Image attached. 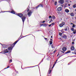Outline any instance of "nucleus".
I'll return each instance as SVG.
<instances>
[{
	"mask_svg": "<svg viewBox=\"0 0 76 76\" xmlns=\"http://www.w3.org/2000/svg\"><path fill=\"white\" fill-rule=\"evenodd\" d=\"M64 2V0H60L58 1V3L61 4H63Z\"/></svg>",
	"mask_w": 76,
	"mask_h": 76,
	"instance_id": "f257e3e1",
	"label": "nucleus"
},
{
	"mask_svg": "<svg viewBox=\"0 0 76 76\" xmlns=\"http://www.w3.org/2000/svg\"><path fill=\"white\" fill-rule=\"evenodd\" d=\"M64 24H65V23H64V22H63L59 24V26L61 28L62 26H63L64 25Z\"/></svg>",
	"mask_w": 76,
	"mask_h": 76,
	"instance_id": "f03ea898",
	"label": "nucleus"
},
{
	"mask_svg": "<svg viewBox=\"0 0 76 76\" xmlns=\"http://www.w3.org/2000/svg\"><path fill=\"white\" fill-rule=\"evenodd\" d=\"M21 18L22 20L23 23H24V22H25V19H26V18L24 16H23Z\"/></svg>",
	"mask_w": 76,
	"mask_h": 76,
	"instance_id": "7ed1b4c3",
	"label": "nucleus"
},
{
	"mask_svg": "<svg viewBox=\"0 0 76 76\" xmlns=\"http://www.w3.org/2000/svg\"><path fill=\"white\" fill-rule=\"evenodd\" d=\"M62 8L60 7H58L57 8V10L58 12H60L62 10Z\"/></svg>",
	"mask_w": 76,
	"mask_h": 76,
	"instance_id": "20e7f679",
	"label": "nucleus"
},
{
	"mask_svg": "<svg viewBox=\"0 0 76 76\" xmlns=\"http://www.w3.org/2000/svg\"><path fill=\"white\" fill-rule=\"evenodd\" d=\"M20 39H19V38L14 43H13V44H14L13 45H14L13 47H14L15 45L16 44V43H17L19 41V40Z\"/></svg>",
	"mask_w": 76,
	"mask_h": 76,
	"instance_id": "39448f33",
	"label": "nucleus"
},
{
	"mask_svg": "<svg viewBox=\"0 0 76 76\" xmlns=\"http://www.w3.org/2000/svg\"><path fill=\"white\" fill-rule=\"evenodd\" d=\"M32 13V12L31 11H30L28 12V16L29 17H30V16H31Z\"/></svg>",
	"mask_w": 76,
	"mask_h": 76,
	"instance_id": "423d86ee",
	"label": "nucleus"
},
{
	"mask_svg": "<svg viewBox=\"0 0 76 76\" xmlns=\"http://www.w3.org/2000/svg\"><path fill=\"white\" fill-rule=\"evenodd\" d=\"M62 51H64V52H65V51H66L67 50V48L65 47H64L62 48Z\"/></svg>",
	"mask_w": 76,
	"mask_h": 76,
	"instance_id": "0eeeda50",
	"label": "nucleus"
},
{
	"mask_svg": "<svg viewBox=\"0 0 76 76\" xmlns=\"http://www.w3.org/2000/svg\"><path fill=\"white\" fill-rule=\"evenodd\" d=\"M4 53H9V50L7 49H5L4 50Z\"/></svg>",
	"mask_w": 76,
	"mask_h": 76,
	"instance_id": "6e6552de",
	"label": "nucleus"
},
{
	"mask_svg": "<svg viewBox=\"0 0 76 76\" xmlns=\"http://www.w3.org/2000/svg\"><path fill=\"white\" fill-rule=\"evenodd\" d=\"M17 15L18 16H19V17H20V18H22V17L23 16V14L21 13L18 14Z\"/></svg>",
	"mask_w": 76,
	"mask_h": 76,
	"instance_id": "1a4fd4ad",
	"label": "nucleus"
},
{
	"mask_svg": "<svg viewBox=\"0 0 76 76\" xmlns=\"http://www.w3.org/2000/svg\"><path fill=\"white\" fill-rule=\"evenodd\" d=\"M71 51L75 50V47L73 46H71Z\"/></svg>",
	"mask_w": 76,
	"mask_h": 76,
	"instance_id": "9d476101",
	"label": "nucleus"
},
{
	"mask_svg": "<svg viewBox=\"0 0 76 76\" xmlns=\"http://www.w3.org/2000/svg\"><path fill=\"white\" fill-rule=\"evenodd\" d=\"M63 38H64V39H66L67 36H66V34H64L63 36Z\"/></svg>",
	"mask_w": 76,
	"mask_h": 76,
	"instance_id": "9b49d317",
	"label": "nucleus"
},
{
	"mask_svg": "<svg viewBox=\"0 0 76 76\" xmlns=\"http://www.w3.org/2000/svg\"><path fill=\"white\" fill-rule=\"evenodd\" d=\"M65 12H66V13H69V10L68 9H66L65 10Z\"/></svg>",
	"mask_w": 76,
	"mask_h": 76,
	"instance_id": "f8f14e48",
	"label": "nucleus"
},
{
	"mask_svg": "<svg viewBox=\"0 0 76 76\" xmlns=\"http://www.w3.org/2000/svg\"><path fill=\"white\" fill-rule=\"evenodd\" d=\"M70 15L71 16H72V17L74 16L75 15V14H74V13L73 12L71 13Z\"/></svg>",
	"mask_w": 76,
	"mask_h": 76,
	"instance_id": "ddd939ff",
	"label": "nucleus"
},
{
	"mask_svg": "<svg viewBox=\"0 0 76 76\" xmlns=\"http://www.w3.org/2000/svg\"><path fill=\"white\" fill-rule=\"evenodd\" d=\"M73 8H76V4H74L73 5Z\"/></svg>",
	"mask_w": 76,
	"mask_h": 76,
	"instance_id": "4468645a",
	"label": "nucleus"
},
{
	"mask_svg": "<svg viewBox=\"0 0 76 76\" xmlns=\"http://www.w3.org/2000/svg\"><path fill=\"white\" fill-rule=\"evenodd\" d=\"M11 13H13V14H15V12L13 10H12Z\"/></svg>",
	"mask_w": 76,
	"mask_h": 76,
	"instance_id": "2eb2a0df",
	"label": "nucleus"
},
{
	"mask_svg": "<svg viewBox=\"0 0 76 76\" xmlns=\"http://www.w3.org/2000/svg\"><path fill=\"white\" fill-rule=\"evenodd\" d=\"M71 51L70 50H68L67 52L65 53V54H67L68 53H70Z\"/></svg>",
	"mask_w": 76,
	"mask_h": 76,
	"instance_id": "dca6fc26",
	"label": "nucleus"
},
{
	"mask_svg": "<svg viewBox=\"0 0 76 76\" xmlns=\"http://www.w3.org/2000/svg\"><path fill=\"white\" fill-rule=\"evenodd\" d=\"M38 6L39 7H43V5L42 4H40Z\"/></svg>",
	"mask_w": 76,
	"mask_h": 76,
	"instance_id": "f3484780",
	"label": "nucleus"
},
{
	"mask_svg": "<svg viewBox=\"0 0 76 76\" xmlns=\"http://www.w3.org/2000/svg\"><path fill=\"white\" fill-rule=\"evenodd\" d=\"M52 18L53 19H56V17H55V16H52Z\"/></svg>",
	"mask_w": 76,
	"mask_h": 76,
	"instance_id": "a211bd4d",
	"label": "nucleus"
},
{
	"mask_svg": "<svg viewBox=\"0 0 76 76\" xmlns=\"http://www.w3.org/2000/svg\"><path fill=\"white\" fill-rule=\"evenodd\" d=\"M71 30L72 31H75V29H74V28H72L71 29Z\"/></svg>",
	"mask_w": 76,
	"mask_h": 76,
	"instance_id": "6ab92c4d",
	"label": "nucleus"
},
{
	"mask_svg": "<svg viewBox=\"0 0 76 76\" xmlns=\"http://www.w3.org/2000/svg\"><path fill=\"white\" fill-rule=\"evenodd\" d=\"M53 44V42L52 41H50V45H51Z\"/></svg>",
	"mask_w": 76,
	"mask_h": 76,
	"instance_id": "aec40b11",
	"label": "nucleus"
},
{
	"mask_svg": "<svg viewBox=\"0 0 76 76\" xmlns=\"http://www.w3.org/2000/svg\"><path fill=\"white\" fill-rule=\"evenodd\" d=\"M8 50H12V48L11 47H9V48H8Z\"/></svg>",
	"mask_w": 76,
	"mask_h": 76,
	"instance_id": "412c9836",
	"label": "nucleus"
},
{
	"mask_svg": "<svg viewBox=\"0 0 76 76\" xmlns=\"http://www.w3.org/2000/svg\"><path fill=\"white\" fill-rule=\"evenodd\" d=\"M76 30H74L73 31V33L74 34H76Z\"/></svg>",
	"mask_w": 76,
	"mask_h": 76,
	"instance_id": "4be33fe9",
	"label": "nucleus"
},
{
	"mask_svg": "<svg viewBox=\"0 0 76 76\" xmlns=\"http://www.w3.org/2000/svg\"><path fill=\"white\" fill-rule=\"evenodd\" d=\"M51 22H53V20H52V19H51L49 21V23H51Z\"/></svg>",
	"mask_w": 76,
	"mask_h": 76,
	"instance_id": "5701e85b",
	"label": "nucleus"
},
{
	"mask_svg": "<svg viewBox=\"0 0 76 76\" xmlns=\"http://www.w3.org/2000/svg\"><path fill=\"white\" fill-rule=\"evenodd\" d=\"M57 1H56L54 3V4L55 5V6H56L57 5Z\"/></svg>",
	"mask_w": 76,
	"mask_h": 76,
	"instance_id": "b1692460",
	"label": "nucleus"
},
{
	"mask_svg": "<svg viewBox=\"0 0 76 76\" xmlns=\"http://www.w3.org/2000/svg\"><path fill=\"white\" fill-rule=\"evenodd\" d=\"M62 33H61L60 32L59 33V35H60V36H62Z\"/></svg>",
	"mask_w": 76,
	"mask_h": 76,
	"instance_id": "393cba45",
	"label": "nucleus"
},
{
	"mask_svg": "<svg viewBox=\"0 0 76 76\" xmlns=\"http://www.w3.org/2000/svg\"><path fill=\"white\" fill-rule=\"evenodd\" d=\"M51 70H50L49 71V74H50V73H51Z\"/></svg>",
	"mask_w": 76,
	"mask_h": 76,
	"instance_id": "a878e982",
	"label": "nucleus"
},
{
	"mask_svg": "<svg viewBox=\"0 0 76 76\" xmlns=\"http://www.w3.org/2000/svg\"><path fill=\"white\" fill-rule=\"evenodd\" d=\"M67 4H65L64 5V7H66V6H67Z\"/></svg>",
	"mask_w": 76,
	"mask_h": 76,
	"instance_id": "bb28decb",
	"label": "nucleus"
},
{
	"mask_svg": "<svg viewBox=\"0 0 76 76\" xmlns=\"http://www.w3.org/2000/svg\"><path fill=\"white\" fill-rule=\"evenodd\" d=\"M75 24H73L72 26V28H75Z\"/></svg>",
	"mask_w": 76,
	"mask_h": 76,
	"instance_id": "cd10ccee",
	"label": "nucleus"
},
{
	"mask_svg": "<svg viewBox=\"0 0 76 76\" xmlns=\"http://www.w3.org/2000/svg\"><path fill=\"white\" fill-rule=\"evenodd\" d=\"M51 25H55V23H52V24H51Z\"/></svg>",
	"mask_w": 76,
	"mask_h": 76,
	"instance_id": "c85d7f7f",
	"label": "nucleus"
},
{
	"mask_svg": "<svg viewBox=\"0 0 76 76\" xmlns=\"http://www.w3.org/2000/svg\"><path fill=\"white\" fill-rule=\"evenodd\" d=\"M10 63H12V60L11 59L10 60Z\"/></svg>",
	"mask_w": 76,
	"mask_h": 76,
	"instance_id": "c756f323",
	"label": "nucleus"
},
{
	"mask_svg": "<svg viewBox=\"0 0 76 76\" xmlns=\"http://www.w3.org/2000/svg\"><path fill=\"white\" fill-rule=\"evenodd\" d=\"M38 7H39V5H38V6H37L36 7V9H38Z\"/></svg>",
	"mask_w": 76,
	"mask_h": 76,
	"instance_id": "7c9ffc66",
	"label": "nucleus"
},
{
	"mask_svg": "<svg viewBox=\"0 0 76 76\" xmlns=\"http://www.w3.org/2000/svg\"><path fill=\"white\" fill-rule=\"evenodd\" d=\"M44 26H47V24H44Z\"/></svg>",
	"mask_w": 76,
	"mask_h": 76,
	"instance_id": "2f4dec72",
	"label": "nucleus"
},
{
	"mask_svg": "<svg viewBox=\"0 0 76 76\" xmlns=\"http://www.w3.org/2000/svg\"><path fill=\"white\" fill-rule=\"evenodd\" d=\"M65 31H67V28H66L64 29Z\"/></svg>",
	"mask_w": 76,
	"mask_h": 76,
	"instance_id": "473e14b6",
	"label": "nucleus"
},
{
	"mask_svg": "<svg viewBox=\"0 0 76 76\" xmlns=\"http://www.w3.org/2000/svg\"><path fill=\"white\" fill-rule=\"evenodd\" d=\"M44 39L45 40H47L48 39V38H45V37H44Z\"/></svg>",
	"mask_w": 76,
	"mask_h": 76,
	"instance_id": "72a5a7b5",
	"label": "nucleus"
},
{
	"mask_svg": "<svg viewBox=\"0 0 76 76\" xmlns=\"http://www.w3.org/2000/svg\"><path fill=\"white\" fill-rule=\"evenodd\" d=\"M9 67H10V66H8L7 67V68H5V69H8V68H9Z\"/></svg>",
	"mask_w": 76,
	"mask_h": 76,
	"instance_id": "f704fd0d",
	"label": "nucleus"
},
{
	"mask_svg": "<svg viewBox=\"0 0 76 76\" xmlns=\"http://www.w3.org/2000/svg\"><path fill=\"white\" fill-rule=\"evenodd\" d=\"M61 53H64V51H63L61 50Z\"/></svg>",
	"mask_w": 76,
	"mask_h": 76,
	"instance_id": "c9c22d12",
	"label": "nucleus"
},
{
	"mask_svg": "<svg viewBox=\"0 0 76 76\" xmlns=\"http://www.w3.org/2000/svg\"><path fill=\"white\" fill-rule=\"evenodd\" d=\"M52 18V17L51 16H49V18Z\"/></svg>",
	"mask_w": 76,
	"mask_h": 76,
	"instance_id": "e433bc0d",
	"label": "nucleus"
},
{
	"mask_svg": "<svg viewBox=\"0 0 76 76\" xmlns=\"http://www.w3.org/2000/svg\"><path fill=\"white\" fill-rule=\"evenodd\" d=\"M51 25H51V24H50L49 25V27H50V26H51Z\"/></svg>",
	"mask_w": 76,
	"mask_h": 76,
	"instance_id": "4c0bfd02",
	"label": "nucleus"
},
{
	"mask_svg": "<svg viewBox=\"0 0 76 76\" xmlns=\"http://www.w3.org/2000/svg\"><path fill=\"white\" fill-rule=\"evenodd\" d=\"M72 44H74V42H72Z\"/></svg>",
	"mask_w": 76,
	"mask_h": 76,
	"instance_id": "58836bf2",
	"label": "nucleus"
},
{
	"mask_svg": "<svg viewBox=\"0 0 76 76\" xmlns=\"http://www.w3.org/2000/svg\"><path fill=\"white\" fill-rule=\"evenodd\" d=\"M58 56H59V54L58 53L57 56V57H58Z\"/></svg>",
	"mask_w": 76,
	"mask_h": 76,
	"instance_id": "ea45409f",
	"label": "nucleus"
},
{
	"mask_svg": "<svg viewBox=\"0 0 76 76\" xmlns=\"http://www.w3.org/2000/svg\"><path fill=\"white\" fill-rule=\"evenodd\" d=\"M45 23V21H43V22H42V23Z\"/></svg>",
	"mask_w": 76,
	"mask_h": 76,
	"instance_id": "a19ab883",
	"label": "nucleus"
},
{
	"mask_svg": "<svg viewBox=\"0 0 76 76\" xmlns=\"http://www.w3.org/2000/svg\"><path fill=\"white\" fill-rule=\"evenodd\" d=\"M43 61V59H42L41 61V63Z\"/></svg>",
	"mask_w": 76,
	"mask_h": 76,
	"instance_id": "79ce46f5",
	"label": "nucleus"
},
{
	"mask_svg": "<svg viewBox=\"0 0 76 76\" xmlns=\"http://www.w3.org/2000/svg\"><path fill=\"white\" fill-rule=\"evenodd\" d=\"M28 11H29V9H28V10H27V12H28Z\"/></svg>",
	"mask_w": 76,
	"mask_h": 76,
	"instance_id": "37998d69",
	"label": "nucleus"
},
{
	"mask_svg": "<svg viewBox=\"0 0 76 76\" xmlns=\"http://www.w3.org/2000/svg\"><path fill=\"white\" fill-rule=\"evenodd\" d=\"M51 47H52V48H53V45H51Z\"/></svg>",
	"mask_w": 76,
	"mask_h": 76,
	"instance_id": "c03bdc74",
	"label": "nucleus"
},
{
	"mask_svg": "<svg viewBox=\"0 0 76 76\" xmlns=\"http://www.w3.org/2000/svg\"><path fill=\"white\" fill-rule=\"evenodd\" d=\"M63 31V29H62V30H61V32H62V31Z\"/></svg>",
	"mask_w": 76,
	"mask_h": 76,
	"instance_id": "a18cd8bd",
	"label": "nucleus"
},
{
	"mask_svg": "<svg viewBox=\"0 0 76 76\" xmlns=\"http://www.w3.org/2000/svg\"><path fill=\"white\" fill-rule=\"evenodd\" d=\"M68 5L69 6H70V4H68Z\"/></svg>",
	"mask_w": 76,
	"mask_h": 76,
	"instance_id": "49530a36",
	"label": "nucleus"
},
{
	"mask_svg": "<svg viewBox=\"0 0 76 76\" xmlns=\"http://www.w3.org/2000/svg\"><path fill=\"white\" fill-rule=\"evenodd\" d=\"M56 50H55L54 51H53L54 53H55L56 52Z\"/></svg>",
	"mask_w": 76,
	"mask_h": 76,
	"instance_id": "de8ad7c7",
	"label": "nucleus"
},
{
	"mask_svg": "<svg viewBox=\"0 0 76 76\" xmlns=\"http://www.w3.org/2000/svg\"><path fill=\"white\" fill-rule=\"evenodd\" d=\"M56 64H53V67H54V66H55V65Z\"/></svg>",
	"mask_w": 76,
	"mask_h": 76,
	"instance_id": "09e8293b",
	"label": "nucleus"
},
{
	"mask_svg": "<svg viewBox=\"0 0 76 76\" xmlns=\"http://www.w3.org/2000/svg\"><path fill=\"white\" fill-rule=\"evenodd\" d=\"M50 67H51V64L50 65Z\"/></svg>",
	"mask_w": 76,
	"mask_h": 76,
	"instance_id": "8fccbe9b",
	"label": "nucleus"
},
{
	"mask_svg": "<svg viewBox=\"0 0 76 76\" xmlns=\"http://www.w3.org/2000/svg\"><path fill=\"white\" fill-rule=\"evenodd\" d=\"M71 23V24L72 25H73V23Z\"/></svg>",
	"mask_w": 76,
	"mask_h": 76,
	"instance_id": "3c124183",
	"label": "nucleus"
},
{
	"mask_svg": "<svg viewBox=\"0 0 76 76\" xmlns=\"http://www.w3.org/2000/svg\"><path fill=\"white\" fill-rule=\"evenodd\" d=\"M50 40H51V41H53V39H50Z\"/></svg>",
	"mask_w": 76,
	"mask_h": 76,
	"instance_id": "603ef678",
	"label": "nucleus"
},
{
	"mask_svg": "<svg viewBox=\"0 0 76 76\" xmlns=\"http://www.w3.org/2000/svg\"><path fill=\"white\" fill-rule=\"evenodd\" d=\"M51 38H53V36H51Z\"/></svg>",
	"mask_w": 76,
	"mask_h": 76,
	"instance_id": "864d4df0",
	"label": "nucleus"
},
{
	"mask_svg": "<svg viewBox=\"0 0 76 76\" xmlns=\"http://www.w3.org/2000/svg\"><path fill=\"white\" fill-rule=\"evenodd\" d=\"M56 62H55V64H56Z\"/></svg>",
	"mask_w": 76,
	"mask_h": 76,
	"instance_id": "5fc2aeb1",
	"label": "nucleus"
},
{
	"mask_svg": "<svg viewBox=\"0 0 76 76\" xmlns=\"http://www.w3.org/2000/svg\"><path fill=\"white\" fill-rule=\"evenodd\" d=\"M58 60H56V62H57V61Z\"/></svg>",
	"mask_w": 76,
	"mask_h": 76,
	"instance_id": "6e6d98bb",
	"label": "nucleus"
},
{
	"mask_svg": "<svg viewBox=\"0 0 76 76\" xmlns=\"http://www.w3.org/2000/svg\"><path fill=\"white\" fill-rule=\"evenodd\" d=\"M53 68H54V67H53H53H52V68L53 69Z\"/></svg>",
	"mask_w": 76,
	"mask_h": 76,
	"instance_id": "4d7b16f0",
	"label": "nucleus"
},
{
	"mask_svg": "<svg viewBox=\"0 0 76 76\" xmlns=\"http://www.w3.org/2000/svg\"><path fill=\"white\" fill-rule=\"evenodd\" d=\"M1 45H3V44H1Z\"/></svg>",
	"mask_w": 76,
	"mask_h": 76,
	"instance_id": "13d9d810",
	"label": "nucleus"
},
{
	"mask_svg": "<svg viewBox=\"0 0 76 76\" xmlns=\"http://www.w3.org/2000/svg\"><path fill=\"white\" fill-rule=\"evenodd\" d=\"M9 56H10V55H9Z\"/></svg>",
	"mask_w": 76,
	"mask_h": 76,
	"instance_id": "bf43d9fd",
	"label": "nucleus"
},
{
	"mask_svg": "<svg viewBox=\"0 0 76 76\" xmlns=\"http://www.w3.org/2000/svg\"><path fill=\"white\" fill-rule=\"evenodd\" d=\"M48 76H49V75H48Z\"/></svg>",
	"mask_w": 76,
	"mask_h": 76,
	"instance_id": "052dcab7",
	"label": "nucleus"
},
{
	"mask_svg": "<svg viewBox=\"0 0 76 76\" xmlns=\"http://www.w3.org/2000/svg\"><path fill=\"white\" fill-rule=\"evenodd\" d=\"M70 14H68V15H69Z\"/></svg>",
	"mask_w": 76,
	"mask_h": 76,
	"instance_id": "680f3d73",
	"label": "nucleus"
},
{
	"mask_svg": "<svg viewBox=\"0 0 76 76\" xmlns=\"http://www.w3.org/2000/svg\"><path fill=\"white\" fill-rule=\"evenodd\" d=\"M43 25H42V26Z\"/></svg>",
	"mask_w": 76,
	"mask_h": 76,
	"instance_id": "e2e57ef3",
	"label": "nucleus"
},
{
	"mask_svg": "<svg viewBox=\"0 0 76 76\" xmlns=\"http://www.w3.org/2000/svg\"><path fill=\"white\" fill-rule=\"evenodd\" d=\"M8 57H9V56H8Z\"/></svg>",
	"mask_w": 76,
	"mask_h": 76,
	"instance_id": "0e129e2a",
	"label": "nucleus"
}]
</instances>
